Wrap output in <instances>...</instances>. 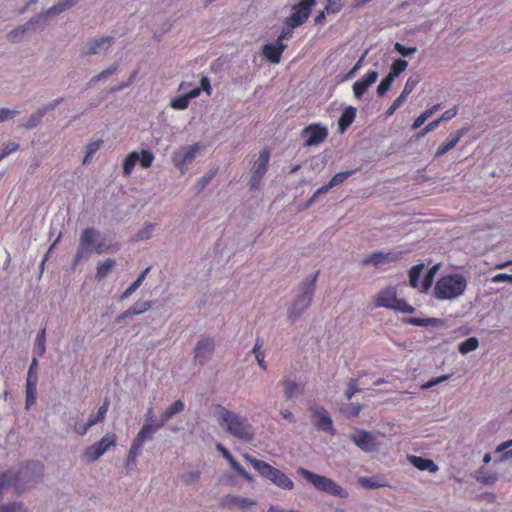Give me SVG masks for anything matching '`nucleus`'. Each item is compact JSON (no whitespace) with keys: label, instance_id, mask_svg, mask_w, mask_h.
<instances>
[{"label":"nucleus","instance_id":"4be33fe9","mask_svg":"<svg viewBox=\"0 0 512 512\" xmlns=\"http://www.w3.org/2000/svg\"><path fill=\"white\" fill-rule=\"evenodd\" d=\"M185 410L184 401L178 399L166 407L160 415L158 422L160 425L165 426L168 424L177 414Z\"/></svg>","mask_w":512,"mask_h":512},{"label":"nucleus","instance_id":"ea45409f","mask_svg":"<svg viewBox=\"0 0 512 512\" xmlns=\"http://www.w3.org/2000/svg\"><path fill=\"white\" fill-rule=\"evenodd\" d=\"M10 488L14 489V483L6 470L0 473V503L4 499L5 491Z\"/></svg>","mask_w":512,"mask_h":512},{"label":"nucleus","instance_id":"e433bc0d","mask_svg":"<svg viewBox=\"0 0 512 512\" xmlns=\"http://www.w3.org/2000/svg\"><path fill=\"white\" fill-rule=\"evenodd\" d=\"M263 341L261 339H256L254 347L252 349V353L254 354L258 365L263 369H267V364L265 362V354L262 351Z\"/></svg>","mask_w":512,"mask_h":512},{"label":"nucleus","instance_id":"2f4dec72","mask_svg":"<svg viewBox=\"0 0 512 512\" xmlns=\"http://www.w3.org/2000/svg\"><path fill=\"white\" fill-rule=\"evenodd\" d=\"M281 384L284 387V395L286 399H292L301 393L300 385L292 380H283Z\"/></svg>","mask_w":512,"mask_h":512},{"label":"nucleus","instance_id":"603ef678","mask_svg":"<svg viewBox=\"0 0 512 512\" xmlns=\"http://www.w3.org/2000/svg\"><path fill=\"white\" fill-rule=\"evenodd\" d=\"M38 360L34 357L31 361L30 367L27 373L26 382L38 383Z\"/></svg>","mask_w":512,"mask_h":512},{"label":"nucleus","instance_id":"ddd939ff","mask_svg":"<svg viewBox=\"0 0 512 512\" xmlns=\"http://www.w3.org/2000/svg\"><path fill=\"white\" fill-rule=\"evenodd\" d=\"M215 350V341L213 338H203L199 340L194 348V360L198 364L207 363L213 356Z\"/></svg>","mask_w":512,"mask_h":512},{"label":"nucleus","instance_id":"6ab92c4d","mask_svg":"<svg viewBox=\"0 0 512 512\" xmlns=\"http://www.w3.org/2000/svg\"><path fill=\"white\" fill-rule=\"evenodd\" d=\"M378 76L379 74L375 70L367 72L363 77H361L353 84V95L357 99H360L367 91V89L377 81Z\"/></svg>","mask_w":512,"mask_h":512},{"label":"nucleus","instance_id":"5fc2aeb1","mask_svg":"<svg viewBox=\"0 0 512 512\" xmlns=\"http://www.w3.org/2000/svg\"><path fill=\"white\" fill-rule=\"evenodd\" d=\"M19 149V144L15 141H8L3 144V147L0 149V156L2 159L6 158L10 154L16 152Z\"/></svg>","mask_w":512,"mask_h":512},{"label":"nucleus","instance_id":"a18cd8bd","mask_svg":"<svg viewBox=\"0 0 512 512\" xmlns=\"http://www.w3.org/2000/svg\"><path fill=\"white\" fill-rule=\"evenodd\" d=\"M108 405V401H105L104 404L101 407H99L97 413L89 417V419L87 420V425L92 427L93 425L102 422L108 410Z\"/></svg>","mask_w":512,"mask_h":512},{"label":"nucleus","instance_id":"79ce46f5","mask_svg":"<svg viewBox=\"0 0 512 512\" xmlns=\"http://www.w3.org/2000/svg\"><path fill=\"white\" fill-rule=\"evenodd\" d=\"M0 512H28L24 502L11 501L8 503H0Z\"/></svg>","mask_w":512,"mask_h":512},{"label":"nucleus","instance_id":"4c0bfd02","mask_svg":"<svg viewBox=\"0 0 512 512\" xmlns=\"http://www.w3.org/2000/svg\"><path fill=\"white\" fill-rule=\"evenodd\" d=\"M479 346V341L476 337H469L465 341L461 342L458 346V350L462 355H466L469 352L475 351Z\"/></svg>","mask_w":512,"mask_h":512},{"label":"nucleus","instance_id":"72a5a7b5","mask_svg":"<svg viewBox=\"0 0 512 512\" xmlns=\"http://www.w3.org/2000/svg\"><path fill=\"white\" fill-rule=\"evenodd\" d=\"M440 109H441V105L436 104V105L432 106L431 108L425 110L421 115H419L415 119V121L412 125V128L418 129L419 127H421L435 112H437Z\"/></svg>","mask_w":512,"mask_h":512},{"label":"nucleus","instance_id":"7c9ffc66","mask_svg":"<svg viewBox=\"0 0 512 512\" xmlns=\"http://www.w3.org/2000/svg\"><path fill=\"white\" fill-rule=\"evenodd\" d=\"M440 269V264L433 265L424 276L421 282V292H427L433 285L434 278Z\"/></svg>","mask_w":512,"mask_h":512},{"label":"nucleus","instance_id":"0e129e2a","mask_svg":"<svg viewBox=\"0 0 512 512\" xmlns=\"http://www.w3.org/2000/svg\"><path fill=\"white\" fill-rule=\"evenodd\" d=\"M438 322L435 318H410L408 323L416 326H430Z\"/></svg>","mask_w":512,"mask_h":512},{"label":"nucleus","instance_id":"9d476101","mask_svg":"<svg viewBox=\"0 0 512 512\" xmlns=\"http://www.w3.org/2000/svg\"><path fill=\"white\" fill-rule=\"evenodd\" d=\"M351 440L359 448H375L385 445V436L378 431L356 430L351 434Z\"/></svg>","mask_w":512,"mask_h":512},{"label":"nucleus","instance_id":"20e7f679","mask_svg":"<svg viewBox=\"0 0 512 512\" xmlns=\"http://www.w3.org/2000/svg\"><path fill=\"white\" fill-rule=\"evenodd\" d=\"M297 474L312 484L313 487L320 492H324L331 496H336L342 499H346L349 496L348 491L331 478L316 474L303 467L297 469Z\"/></svg>","mask_w":512,"mask_h":512},{"label":"nucleus","instance_id":"37998d69","mask_svg":"<svg viewBox=\"0 0 512 512\" xmlns=\"http://www.w3.org/2000/svg\"><path fill=\"white\" fill-rule=\"evenodd\" d=\"M201 477L200 470H191L188 472H184L180 475V480L187 486L195 485L198 483Z\"/></svg>","mask_w":512,"mask_h":512},{"label":"nucleus","instance_id":"3c124183","mask_svg":"<svg viewBox=\"0 0 512 512\" xmlns=\"http://www.w3.org/2000/svg\"><path fill=\"white\" fill-rule=\"evenodd\" d=\"M190 100L186 94L178 96L171 100L170 106L175 110H185L188 108Z\"/></svg>","mask_w":512,"mask_h":512},{"label":"nucleus","instance_id":"6e6552de","mask_svg":"<svg viewBox=\"0 0 512 512\" xmlns=\"http://www.w3.org/2000/svg\"><path fill=\"white\" fill-rule=\"evenodd\" d=\"M203 148L204 145L199 142L180 147L174 151L172 155L171 160L173 165L180 171L181 174H184L187 170V166L196 159L197 155Z\"/></svg>","mask_w":512,"mask_h":512},{"label":"nucleus","instance_id":"7ed1b4c3","mask_svg":"<svg viewBox=\"0 0 512 512\" xmlns=\"http://www.w3.org/2000/svg\"><path fill=\"white\" fill-rule=\"evenodd\" d=\"M468 287L467 278L460 273L441 276L435 283L434 297L441 301H452L463 296Z\"/></svg>","mask_w":512,"mask_h":512},{"label":"nucleus","instance_id":"f257e3e1","mask_svg":"<svg viewBox=\"0 0 512 512\" xmlns=\"http://www.w3.org/2000/svg\"><path fill=\"white\" fill-rule=\"evenodd\" d=\"M218 425L232 434L234 437L250 441L254 437V429L245 418L229 411L224 407H218L214 412Z\"/></svg>","mask_w":512,"mask_h":512},{"label":"nucleus","instance_id":"393cba45","mask_svg":"<svg viewBox=\"0 0 512 512\" xmlns=\"http://www.w3.org/2000/svg\"><path fill=\"white\" fill-rule=\"evenodd\" d=\"M119 249L120 245L118 243L106 237L98 239L94 247V251L97 254L116 253Z\"/></svg>","mask_w":512,"mask_h":512},{"label":"nucleus","instance_id":"c9c22d12","mask_svg":"<svg viewBox=\"0 0 512 512\" xmlns=\"http://www.w3.org/2000/svg\"><path fill=\"white\" fill-rule=\"evenodd\" d=\"M37 383L26 382L25 409L29 410L36 402Z\"/></svg>","mask_w":512,"mask_h":512},{"label":"nucleus","instance_id":"a19ab883","mask_svg":"<svg viewBox=\"0 0 512 512\" xmlns=\"http://www.w3.org/2000/svg\"><path fill=\"white\" fill-rule=\"evenodd\" d=\"M407 66H408V61H406L402 58L396 59L392 63L388 75L395 80V78H397L402 72H404L406 70Z\"/></svg>","mask_w":512,"mask_h":512},{"label":"nucleus","instance_id":"774afa93","mask_svg":"<svg viewBox=\"0 0 512 512\" xmlns=\"http://www.w3.org/2000/svg\"><path fill=\"white\" fill-rule=\"evenodd\" d=\"M342 8L341 0H328V4L325 7L327 13H338Z\"/></svg>","mask_w":512,"mask_h":512},{"label":"nucleus","instance_id":"2eb2a0df","mask_svg":"<svg viewBox=\"0 0 512 512\" xmlns=\"http://www.w3.org/2000/svg\"><path fill=\"white\" fill-rule=\"evenodd\" d=\"M255 505L256 501L233 494L223 496L219 502V507L222 509L238 508L242 511H245Z\"/></svg>","mask_w":512,"mask_h":512},{"label":"nucleus","instance_id":"f704fd0d","mask_svg":"<svg viewBox=\"0 0 512 512\" xmlns=\"http://www.w3.org/2000/svg\"><path fill=\"white\" fill-rule=\"evenodd\" d=\"M150 267L146 268L138 277L137 279L123 292L121 295V299H126L130 295H132L143 283V281L146 278L147 273L149 272Z\"/></svg>","mask_w":512,"mask_h":512},{"label":"nucleus","instance_id":"052dcab7","mask_svg":"<svg viewBox=\"0 0 512 512\" xmlns=\"http://www.w3.org/2000/svg\"><path fill=\"white\" fill-rule=\"evenodd\" d=\"M116 444V435L113 433L106 434L99 442L98 448H111Z\"/></svg>","mask_w":512,"mask_h":512},{"label":"nucleus","instance_id":"aec40b11","mask_svg":"<svg viewBox=\"0 0 512 512\" xmlns=\"http://www.w3.org/2000/svg\"><path fill=\"white\" fill-rule=\"evenodd\" d=\"M160 428H162V425L158 421L146 422L135 437L132 448H139L144 445L147 440L152 439L154 433Z\"/></svg>","mask_w":512,"mask_h":512},{"label":"nucleus","instance_id":"8fccbe9b","mask_svg":"<svg viewBox=\"0 0 512 512\" xmlns=\"http://www.w3.org/2000/svg\"><path fill=\"white\" fill-rule=\"evenodd\" d=\"M152 307L151 301H138L129 307L130 313L132 315H140L146 311H148Z\"/></svg>","mask_w":512,"mask_h":512},{"label":"nucleus","instance_id":"423d86ee","mask_svg":"<svg viewBox=\"0 0 512 512\" xmlns=\"http://www.w3.org/2000/svg\"><path fill=\"white\" fill-rule=\"evenodd\" d=\"M374 304L376 307H385L403 313H413L415 311V308L405 300L397 298V291L394 286L382 289L375 297Z\"/></svg>","mask_w":512,"mask_h":512},{"label":"nucleus","instance_id":"f3484780","mask_svg":"<svg viewBox=\"0 0 512 512\" xmlns=\"http://www.w3.org/2000/svg\"><path fill=\"white\" fill-rule=\"evenodd\" d=\"M302 135L305 138L306 146H314L323 142L327 138L328 131L325 127L319 124H311L303 130Z\"/></svg>","mask_w":512,"mask_h":512},{"label":"nucleus","instance_id":"5701e85b","mask_svg":"<svg viewBox=\"0 0 512 512\" xmlns=\"http://www.w3.org/2000/svg\"><path fill=\"white\" fill-rule=\"evenodd\" d=\"M464 132H465V130L461 129L454 133H451L449 135V137L447 138V141L437 148V150L435 152V157L436 158L441 157L444 154H446L447 152H449L450 150H452L458 144V142L460 141Z\"/></svg>","mask_w":512,"mask_h":512},{"label":"nucleus","instance_id":"4d7b16f0","mask_svg":"<svg viewBox=\"0 0 512 512\" xmlns=\"http://www.w3.org/2000/svg\"><path fill=\"white\" fill-rule=\"evenodd\" d=\"M73 4H74V2L70 1V0L60 2L57 5L49 8L47 11V15L51 16V15L59 14V13L63 12L65 9H67L68 7H71Z\"/></svg>","mask_w":512,"mask_h":512},{"label":"nucleus","instance_id":"49530a36","mask_svg":"<svg viewBox=\"0 0 512 512\" xmlns=\"http://www.w3.org/2000/svg\"><path fill=\"white\" fill-rule=\"evenodd\" d=\"M44 114L43 111L38 109L36 112L31 114L27 120L22 124V126L26 129L35 128L43 119Z\"/></svg>","mask_w":512,"mask_h":512},{"label":"nucleus","instance_id":"f03ea898","mask_svg":"<svg viewBox=\"0 0 512 512\" xmlns=\"http://www.w3.org/2000/svg\"><path fill=\"white\" fill-rule=\"evenodd\" d=\"M7 472L14 483V490L17 494H21L43 477L44 465L40 461H27L18 468L8 469Z\"/></svg>","mask_w":512,"mask_h":512},{"label":"nucleus","instance_id":"473e14b6","mask_svg":"<svg viewBox=\"0 0 512 512\" xmlns=\"http://www.w3.org/2000/svg\"><path fill=\"white\" fill-rule=\"evenodd\" d=\"M223 453V457L228 460L232 468L243 478L251 480L250 474L233 458L229 450H220Z\"/></svg>","mask_w":512,"mask_h":512},{"label":"nucleus","instance_id":"f8f14e48","mask_svg":"<svg viewBox=\"0 0 512 512\" xmlns=\"http://www.w3.org/2000/svg\"><path fill=\"white\" fill-rule=\"evenodd\" d=\"M315 0H301L292 7V13L285 18V25L290 28H296L302 25L309 17L311 8Z\"/></svg>","mask_w":512,"mask_h":512},{"label":"nucleus","instance_id":"0eeeda50","mask_svg":"<svg viewBox=\"0 0 512 512\" xmlns=\"http://www.w3.org/2000/svg\"><path fill=\"white\" fill-rule=\"evenodd\" d=\"M314 296V279L310 280L296 296L287 311L289 322H296L303 312L311 305Z\"/></svg>","mask_w":512,"mask_h":512},{"label":"nucleus","instance_id":"338daca9","mask_svg":"<svg viewBox=\"0 0 512 512\" xmlns=\"http://www.w3.org/2000/svg\"><path fill=\"white\" fill-rule=\"evenodd\" d=\"M155 230V224L147 223L145 226L139 231L138 236L141 240L149 239L152 236V233Z\"/></svg>","mask_w":512,"mask_h":512},{"label":"nucleus","instance_id":"680f3d73","mask_svg":"<svg viewBox=\"0 0 512 512\" xmlns=\"http://www.w3.org/2000/svg\"><path fill=\"white\" fill-rule=\"evenodd\" d=\"M117 70V65H113L105 70H103L101 73H99L98 75L94 76L92 79H91V82L92 83H97L101 80H105L107 79L110 75L114 74Z\"/></svg>","mask_w":512,"mask_h":512},{"label":"nucleus","instance_id":"58836bf2","mask_svg":"<svg viewBox=\"0 0 512 512\" xmlns=\"http://www.w3.org/2000/svg\"><path fill=\"white\" fill-rule=\"evenodd\" d=\"M46 330L42 329L36 336L34 343V353L38 356H43L46 352Z\"/></svg>","mask_w":512,"mask_h":512},{"label":"nucleus","instance_id":"6e6d98bb","mask_svg":"<svg viewBox=\"0 0 512 512\" xmlns=\"http://www.w3.org/2000/svg\"><path fill=\"white\" fill-rule=\"evenodd\" d=\"M106 451L107 450H86L82 455V459L87 463H91L98 460Z\"/></svg>","mask_w":512,"mask_h":512},{"label":"nucleus","instance_id":"69168bd1","mask_svg":"<svg viewBox=\"0 0 512 512\" xmlns=\"http://www.w3.org/2000/svg\"><path fill=\"white\" fill-rule=\"evenodd\" d=\"M394 49L401 54L403 57H407L409 55L414 54L417 51L415 46L413 47H405L401 43L397 42L394 44Z\"/></svg>","mask_w":512,"mask_h":512},{"label":"nucleus","instance_id":"09e8293b","mask_svg":"<svg viewBox=\"0 0 512 512\" xmlns=\"http://www.w3.org/2000/svg\"><path fill=\"white\" fill-rule=\"evenodd\" d=\"M135 157H136L135 152H131L125 157V159L123 161V175L124 176L131 175L133 169L136 166Z\"/></svg>","mask_w":512,"mask_h":512},{"label":"nucleus","instance_id":"bf43d9fd","mask_svg":"<svg viewBox=\"0 0 512 512\" xmlns=\"http://www.w3.org/2000/svg\"><path fill=\"white\" fill-rule=\"evenodd\" d=\"M352 173H353V171H344V172L335 174L332 177V179L329 181V183L331 184V187L333 188L335 186L342 184Z\"/></svg>","mask_w":512,"mask_h":512},{"label":"nucleus","instance_id":"e2e57ef3","mask_svg":"<svg viewBox=\"0 0 512 512\" xmlns=\"http://www.w3.org/2000/svg\"><path fill=\"white\" fill-rule=\"evenodd\" d=\"M394 79L387 75L377 87V92L380 96L384 95L392 86Z\"/></svg>","mask_w":512,"mask_h":512},{"label":"nucleus","instance_id":"b1692460","mask_svg":"<svg viewBox=\"0 0 512 512\" xmlns=\"http://www.w3.org/2000/svg\"><path fill=\"white\" fill-rule=\"evenodd\" d=\"M358 483L365 489H377L390 486L388 480L382 475L360 477Z\"/></svg>","mask_w":512,"mask_h":512},{"label":"nucleus","instance_id":"1a4fd4ad","mask_svg":"<svg viewBox=\"0 0 512 512\" xmlns=\"http://www.w3.org/2000/svg\"><path fill=\"white\" fill-rule=\"evenodd\" d=\"M270 160V150L263 149L258 153L257 158L252 164L251 177H250V188L257 189L263 177L268 170V163Z\"/></svg>","mask_w":512,"mask_h":512},{"label":"nucleus","instance_id":"dca6fc26","mask_svg":"<svg viewBox=\"0 0 512 512\" xmlns=\"http://www.w3.org/2000/svg\"><path fill=\"white\" fill-rule=\"evenodd\" d=\"M310 411L312 423L318 429L326 432L333 431V422L327 410L321 406H312Z\"/></svg>","mask_w":512,"mask_h":512},{"label":"nucleus","instance_id":"a211bd4d","mask_svg":"<svg viewBox=\"0 0 512 512\" xmlns=\"http://www.w3.org/2000/svg\"><path fill=\"white\" fill-rule=\"evenodd\" d=\"M403 255L402 251H389V252H374L371 255L364 258V264H372L374 266H380L385 263L394 262L399 260Z\"/></svg>","mask_w":512,"mask_h":512},{"label":"nucleus","instance_id":"4468645a","mask_svg":"<svg viewBox=\"0 0 512 512\" xmlns=\"http://www.w3.org/2000/svg\"><path fill=\"white\" fill-rule=\"evenodd\" d=\"M114 43V38L111 36H101L89 40L83 48L85 55H99L110 49Z\"/></svg>","mask_w":512,"mask_h":512},{"label":"nucleus","instance_id":"a878e982","mask_svg":"<svg viewBox=\"0 0 512 512\" xmlns=\"http://www.w3.org/2000/svg\"><path fill=\"white\" fill-rule=\"evenodd\" d=\"M410 463L422 471H429L431 473L438 471V466L430 459H425L418 456H409Z\"/></svg>","mask_w":512,"mask_h":512},{"label":"nucleus","instance_id":"412c9836","mask_svg":"<svg viewBox=\"0 0 512 512\" xmlns=\"http://www.w3.org/2000/svg\"><path fill=\"white\" fill-rule=\"evenodd\" d=\"M286 48V44L276 40L274 43L266 44L263 47L262 54L270 62L278 64L281 60V54Z\"/></svg>","mask_w":512,"mask_h":512},{"label":"nucleus","instance_id":"cd10ccee","mask_svg":"<svg viewBox=\"0 0 512 512\" xmlns=\"http://www.w3.org/2000/svg\"><path fill=\"white\" fill-rule=\"evenodd\" d=\"M425 265L423 263L417 264L409 270V284L411 287L415 289H419L421 291V282H419V278L422 275Z\"/></svg>","mask_w":512,"mask_h":512},{"label":"nucleus","instance_id":"c85d7f7f","mask_svg":"<svg viewBox=\"0 0 512 512\" xmlns=\"http://www.w3.org/2000/svg\"><path fill=\"white\" fill-rule=\"evenodd\" d=\"M136 153L135 161L139 163L142 168H150L154 161V154L149 150L134 151Z\"/></svg>","mask_w":512,"mask_h":512},{"label":"nucleus","instance_id":"c756f323","mask_svg":"<svg viewBox=\"0 0 512 512\" xmlns=\"http://www.w3.org/2000/svg\"><path fill=\"white\" fill-rule=\"evenodd\" d=\"M115 265L116 261L110 258L99 262L96 268V278L102 280L107 277Z\"/></svg>","mask_w":512,"mask_h":512},{"label":"nucleus","instance_id":"de8ad7c7","mask_svg":"<svg viewBox=\"0 0 512 512\" xmlns=\"http://www.w3.org/2000/svg\"><path fill=\"white\" fill-rule=\"evenodd\" d=\"M498 480L497 473H486L484 468H480L478 471L477 481L485 485H492Z\"/></svg>","mask_w":512,"mask_h":512},{"label":"nucleus","instance_id":"c03bdc74","mask_svg":"<svg viewBox=\"0 0 512 512\" xmlns=\"http://www.w3.org/2000/svg\"><path fill=\"white\" fill-rule=\"evenodd\" d=\"M419 81H420V79L418 76L409 77L407 79V81L404 85V88H403L401 94L399 95V97L402 98V100L406 101L408 95L413 92V90L418 85Z\"/></svg>","mask_w":512,"mask_h":512},{"label":"nucleus","instance_id":"864d4df0","mask_svg":"<svg viewBox=\"0 0 512 512\" xmlns=\"http://www.w3.org/2000/svg\"><path fill=\"white\" fill-rule=\"evenodd\" d=\"M140 450H129L127 458L125 460V468L127 473H130L136 466V461L139 456Z\"/></svg>","mask_w":512,"mask_h":512},{"label":"nucleus","instance_id":"bb28decb","mask_svg":"<svg viewBox=\"0 0 512 512\" xmlns=\"http://www.w3.org/2000/svg\"><path fill=\"white\" fill-rule=\"evenodd\" d=\"M356 116V109L352 106L347 107L338 122L340 132H344L354 121Z\"/></svg>","mask_w":512,"mask_h":512},{"label":"nucleus","instance_id":"9b49d317","mask_svg":"<svg viewBox=\"0 0 512 512\" xmlns=\"http://www.w3.org/2000/svg\"><path fill=\"white\" fill-rule=\"evenodd\" d=\"M98 236L99 232L94 228H86L83 230L79 241V247L74 258V267L89 256L92 251V246L95 247Z\"/></svg>","mask_w":512,"mask_h":512},{"label":"nucleus","instance_id":"13d9d810","mask_svg":"<svg viewBox=\"0 0 512 512\" xmlns=\"http://www.w3.org/2000/svg\"><path fill=\"white\" fill-rule=\"evenodd\" d=\"M19 114L18 110L9 109L6 107L0 108V123L12 120Z\"/></svg>","mask_w":512,"mask_h":512},{"label":"nucleus","instance_id":"39448f33","mask_svg":"<svg viewBox=\"0 0 512 512\" xmlns=\"http://www.w3.org/2000/svg\"><path fill=\"white\" fill-rule=\"evenodd\" d=\"M248 459L259 474L271 481L275 486L283 490H292L294 488L293 481L281 470L271 466L265 461L254 458Z\"/></svg>","mask_w":512,"mask_h":512}]
</instances>
